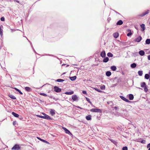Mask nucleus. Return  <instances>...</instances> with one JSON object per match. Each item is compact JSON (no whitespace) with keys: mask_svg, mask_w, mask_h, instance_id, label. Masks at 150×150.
Listing matches in <instances>:
<instances>
[{"mask_svg":"<svg viewBox=\"0 0 150 150\" xmlns=\"http://www.w3.org/2000/svg\"><path fill=\"white\" fill-rule=\"evenodd\" d=\"M38 116L42 118L45 119L47 120H52V119L49 115H46L45 116L38 115Z\"/></svg>","mask_w":150,"mask_h":150,"instance_id":"nucleus-1","label":"nucleus"},{"mask_svg":"<svg viewBox=\"0 0 150 150\" xmlns=\"http://www.w3.org/2000/svg\"><path fill=\"white\" fill-rule=\"evenodd\" d=\"M21 147L17 144H15L12 148V150H18L20 149Z\"/></svg>","mask_w":150,"mask_h":150,"instance_id":"nucleus-2","label":"nucleus"},{"mask_svg":"<svg viewBox=\"0 0 150 150\" xmlns=\"http://www.w3.org/2000/svg\"><path fill=\"white\" fill-rule=\"evenodd\" d=\"M90 111L92 112H101V110L98 108H92L90 110Z\"/></svg>","mask_w":150,"mask_h":150,"instance_id":"nucleus-3","label":"nucleus"},{"mask_svg":"<svg viewBox=\"0 0 150 150\" xmlns=\"http://www.w3.org/2000/svg\"><path fill=\"white\" fill-rule=\"evenodd\" d=\"M54 91L57 93L60 92L61 91V89L59 88L58 87L55 86L54 88Z\"/></svg>","mask_w":150,"mask_h":150,"instance_id":"nucleus-4","label":"nucleus"},{"mask_svg":"<svg viewBox=\"0 0 150 150\" xmlns=\"http://www.w3.org/2000/svg\"><path fill=\"white\" fill-rule=\"evenodd\" d=\"M62 129L65 131V132L67 134H71L70 132L68 129L64 127H62Z\"/></svg>","mask_w":150,"mask_h":150,"instance_id":"nucleus-5","label":"nucleus"},{"mask_svg":"<svg viewBox=\"0 0 150 150\" xmlns=\"http://www.w3.org/2000/svg\"><path fill=\"white\" fill-rule=\"evenodd\" d=\"M120 97L122 99V100H123L125 101L126 102L128 103H130L131 102V101L127 99H126V98H125V97H124L123 96H120Z\"/></svg>","mask_w":150,"mask_h":150,"instance_id":"nucleus-6","label":"nucleus"},{"mask_svg":"<svg viewBox=\"0 0 150 150\" xmlns=\"http://www.w3.org/2000/svg\"><path fill=\"white\" fill-rule=\"evenodd\" d=\"M142 38L141 36H139L138 38H136L134 41L136 42H139L142 40Z\"/></svg>","mask_w":150,"mask_h":150,"instance_id":"nucleus-7","label":"nucleus"},{"mask_svg":"<svg viewBox=\"0 0 150 150\" xmlns=\"http://www.w3.org/2000/svg\"><path fill=\"white\" fill-rule=\"evenodd\" d=\"M149 13V10H147L146 11L143 13L139 15L141 17H143Z\"/></svg>","mask_w":150,"mask_h":150,"instance_id":"nucleus-8","label":"nucleus"},{"mask_svg":"<svg viewBox=\"0 0 150 150\" xmlns=\"http://www.w3.org/2000/svg\"><path fill=\"white\" fill-rule=\"evenodd\" d=\"M78 97H77V96L75 95H73L72 96V99L74 101H76V100H78Z\"/></svg>","mask_w":150,"mask_h":150,"instance_id":"nucleus-9","label":"nucleus"},{"mask_svg":"<svg viewBox=\"0 0 150 150\" xmlns=\"http://www.w3.org/2000/svg\"><path fill=\"white\" fill-rule=\"evenodd\" d=\"M50 113L52 116H54L55 114V110L53 109H50Z\"/></svg>","mask_w":150,"mask_h":150,"instance_id":"nucleus-10","label":"nucleus"},{"mask_svg":"<svg viewBox=\"0 0 150 150\" xmlns=\"http://www.w3.org/2000/svg\"><path fill=\"white\" fill-rule=\"evenodd\" d=\"M3 28V26L2 25H1L0 26V35L1 36H2V35H3V29L2 28Z\"/></svg>","mask_w":150,"mask_h":150,"instance_id":"nucleus-11","label":"nucleus"},{"mask_svg":"<svg viewBox=\"0 0 150 150\" xmlns=\"http://www.w3.org/2000/svg\"><path fill=\"white\" fill-rule=\"evenodd\" d=\"M141 28L142 29H141V30L142 31H144L145 30V25L144 24H142L140 25Z\"/></svg>","mask_w":150,"mask_h":150,"instance_id":"nucleus-12","label":"nucleus"},{"mask_svg":"<svg viewBox=\"0 0 150 150\" xmlns=\"http://www.w3.org/2000/svg\"><path fill=\"white\" fill-rule=\"evenodd\" d=\"M100 55L102 57H104L105 56V52L104 51H102L100 54Z\"/></svg>","mask_w":150,"mask_h":150,"instance_id":"nucleus-13","label":"nucleus"},{"mask_svg":"<svg viewBox=\"0 0 150 150\" xmlns=\"http://www.w3.org/2000/svg\"><path fill=\"white\" fill-rule=\"evenodd\" d=\"M74 93V92L73 91H69V92H66L65 93V94L66 95H72Z\"/></svg>","mask_w":150,"mask_h":150,"instance_id":"nucleus-14","label":"nucleus"},{"mask_svg":"<svg viewBox=\"0 0 150 150\" xmlns=\"http://www.w3.org/2000/svg\"><path fill=\"white\" fill-rule=\"evenodd\" d=\"M129 100H132L134 98V96L132 94H129Z\"/></svg>","mask_w":150,"mask_h":150,"instance_id":"nucleus-15","label":"nucleus"},{"mask_svg":"<svg viewBox=\"0 0 150 150\" xmlns=\"http://www.w3.org/2000/svg\"><path fill=\"white\" fill-rule=\"evenodd\" d=\"M38 139H39L41 141H42L43 142H44L45 143L47 144H49V143L46 140H44V139H41L40 138H39V137H37Z\"/></svg>","mask_w":150,"mask_h":150,"instance_id":"nucleus-16","label":"nucleus"},{"mask_svg":"<svg viewBox=\"0 0 150 150\" xmlns=\"http://www.w3.org/2000/svg\"><path fill=\"white\" fill-rule=\"evenodd\" d=\"M139 53L140 55L143 56L144 55L145 52L143 50H140L139 52Z\"/></svg>","mask_w":150,"mask_h":150,"instance_id":"nucleus-17","label":"nucleus"},{"mask_svg":"<svg viewBox=\"0 0 150 150\" xmlns=\"http://www.w3.org/2000/svg\"><path fill=\"white\" fill-rule=\"evenodd\" d=\"M123 23L122 21L121 20H119L117 23L116 24L117 25H122Z\"/></svg>","mask_w":150,"mask_h":150,"instance_id":"nucleus-18","label":"nucleus"},{"mask_svg":"<svg viewBox=\"0 0 150 150\" xmlns=\"http://www.w3.org/2000/svg\"><path fill=\"white\" fill-rule=\"evenodd\" d=\"M11 114L13 115L15 117H19V115L18 114L14 112H12Z\"/></svg>","mask_w":150,"mask_h":150,"instance_id":"nucleus-19","label":"nucleus"},{"mask_svg":"<svg viewBox=\"0 0 150 150\" xmlns=\"http://www.w3.org/2000/svg\"><path fill=\"white\" fill-rule=\"evenodd\" d=\"M8 96L11 99H16V97L12 94L9 95Z\"/></svg>","mask_w":150,"mask_h":150,"instance_id":"nucleus-20","label":"nucleus"},{"mask_svg":"<svg viewBox=\"0 0 150 150\" xmlns=\"http://www.w3.org/2000/svg\"><path fill=\"white\" fill-rule=\"evenodd\" d=\"M69 78L71 81H74L76 79V76H74L72 77H70Z\"/></svg>","mask_w":150,"mask_h":150,"instance_id":"nucleus-21","label":"nucleus"},{"mask_svg":"<svg viewBox=\"0 0 150 150\" xmlns=\"http://www.w3.org/2000/svg\"><path fill=\"white\" fill-rule=\"evenodd\" d=\"M113 36L115 38H117L119 36V34L118 33H115L113 34Z\"/></svg>","mask_w":150,"mask_h":150,"instance_id":"nucleus-22","label":"nucleus"},{"mask_svg":"<svg viewBox=\"0 0 150 150\" xmlns=\"http://www.w3.org/2000/svg\"><path fill=\"white\" fill-rule=\"evenodd\" d=\"M137 66V64L135 63H133L131 64L130 65V67L132 68H134Z\"/></svg>","mask_w":150,"mask_h":150,"instance_id":"nucleus-23","label":"nucleus"},{"mask_svg":"<svg viewBox=\"0 0 150 150\" xmlns=\"http://www.w3.org/2000/svg\"><path fill=\"white\" fill-rule=\"evenodd\" d=\"M110 68L113 71H115L117 69L116 67L115 66H111Z\"/></svg>","mask_w":150,"mask_h":150,"instance_id":"nucleus-24","label":"nucleus"},{"mask_svg":"<svg viewBox=\"0 0 150 150\" xmlns=\"http://www.w3.org/2000/svg\"><path fill=\"white\" fill-rule=\"evenodd\" d=\"M127 31L128 32H129V33L127 34V35L128 36H129L132 35V33H131V30H130L128 29L127 30Z\"/></svg>","mask_w":150,"mask_h":150,"instance_id":"nucleus-25","label":"nucleus"},{"mask_svg":"<svg viewBox=\"0 0 150 150\" xmlns=\"http://www.w3.org/2000/svg\"><path fill=\"white\" fill-rule=\"evenodd\" d=\"M109 60V58L108 57H105V58L103 60V62H105V63H106Z\"/></svg>","mask_w":150,"mask_h":150,"instance_id":"nucleus-26","label":"nucleus"},{"mask_svg":"<svg viewBox=\"0 0 150 150\" xmlns=\"http://www.w3.org/2000/svg\"><path fill=\"white\" fill-rule=\"evenodd\" d=\"M111 74V72L110 71H107L106 73V75L108 76H110Z\"/></svg>","mask_w":150,"mask_h":150,"instance_id":"nucleus-27","label":"nucleus"},{"mask_svg":"<svg viewBox=\"0 0 150 150\" xmlns=\"http://www.w3.org/2000/svg\"><path fill=\"white\" fill-rule=\"evenodd\" d=\"M86 119L88 120H91V116L90 115H88L86 117Z\"/></svg>","mask_w":150,"mask_h":150,"instance_id":"nucleus-28","label":"nucleus"},{"mask_svg":"<svg viewBox=\"0 0 150 150\" xmlns=\"http://www.w3.org/2000/svg\"><path fill=\"white\" fill-rule=\"evenodd\" d=\"M146 43L147 44H150V39H147L145 41Z\"/></svg>","mask_w":150,"mask_h":150,"instance_id":"nucleus-29","label":"nucleus"},{"mask_svg":"<svg viewBox=\"0 0 150 150\" xmlns=\"http://www.w3.org/2000/svg\"><path fill=\"white\" fill-rule=\"evenodd\" d=\"M25 89L27 91H31V88L28 87H26Z\"/></svg>","mask_w":150,"mask_h":150,"instance_id":"nucleus-30","label":"nucleus"},{"mask_svg":"<svg viewBox=\"0 0 150 150\" xmlns=\"http://www.w3.org/2000/svg\"><path fill=\"white\" fill-rule=\"evenodd\" d=\"M149 74H145V78L147 79H149Z\"/></svg>","mask_w":150,"mask_h":150,"instance_id":"nucleus-31","label":"nucleus"},{"mask_svg":"<svg viewBox=\"0 0 150 150\" xmlns=\"http://www.w3.org/2000/svg\"><path fill=\"white\" fill-rule=\"evenodd\" d=\"M14 89L15 90H16V91H17L18 92L20 93V94H23V93L19 90L18 89V88H14Z\"/></svg>","mask_w":150,"mask_h":150,"instance_id":"nucleus-32","label":"nucleus"},{"mask_svg":"<svg viewBox=\"0 0 150 150\" xmlns=\"http://www.w3.org/2000/svg\"><path fill=\"white\" fill-rule=\"evenodd\" d=\"M141 85L142 87H145V86H146V83L144 82L142 83L141 84Z\"/></svg>","mask_w":150,"mask_h":150,"instance_id":"nucleus-33","label":"nucleus"},{"mask_svg":"<svg viewBox=\"0 0 150 150\" xmlns=\"http://www.w3.org/2000/svg\"><path fill=\"white\" fill-rule=\"evenodd\" d=\"M107 55L108 57H112L113 56L112 54L110 52H108L107 54Z\"/></svg>","mask_w":150,"mask_h":150,"instance_id":"nucleus-34","label":"nucleus"},{"mask_svg":"<svg viewBox=\"0 0 150 150\" xmlns=\"http://www.w3.org/2000/svg\"><path fill=\"white\" fill-rule=\"evenodd\" d=\"M138 75L140 76H142L143 74V71H138Z\"/></svg>","mask_w":150,"mask_h":150,"instance_id":"nucleus-35","label":"nucleus"},{"mask_svg":"<svg viewBox=\"0 0 150 150\" xmlns=\"http://www.w3.org/2000/svg\"><path fill=\"white\" fill-rule=\"evenodd\" d=\"M64 81V80L61 79H58L57 80V81L58 82H63Z\"/></svg>","mask_w":150,"mask_h":150,"instance_id":"nucleus-36","label":"nucleus"},{"mask_svg":"<svg viewBox=\"0 0 150 150\" xmlns=\"http://www.w3.org/2000/svg\"><path fill=\"white\" fill-rule=\"evenodd\" d=\"M100 88L102 90H105V85H103L100 86Z\"/></svg>","mask_w":150,"mask_h":150,"instance_id":"nucleus-37","label":"nucleus"},{"mask_svg":"<svg viewBox=\"0 0 150 150\" xmlns=\"http://www.w3.org/2000/svg\"><path fill=\"white\" fill-rule=\"evenodd\" d=\"M144 89V91L146 92L148 91V89L147 86H145Z\"/></svg>","mask_w":150,"mask_h":150,"instance_id":"nucleus-38","label":"nucleus"},{"mask_svg":"<svg viewBox=\"0 0 150 150\" xmlns=\"http://www.w3.org/2000/svg\"><path fill=\"white\" fill-rule=\"evenodd\" d=\"M26 38L28 40V41H29V42H30V45H31V47H32V48H33V50L35 52V53H36V52H35V50H34V49L33 47V45H32V43H31V42H30V41L28 40V38Z\"/></svg>","mask_w":150,"mask_h":150,"instance_id":"nucleus-39","label":"nucleus"},{"mask_svg":"<svg viewBox=\"0 0 150 150\" xmlns=\"http://www.w3.org/2000/svg\"><path fill=\"white\" fill-rule=\"evenodd\" d=\"M86 100L90 103V104L92 105V103L90 101L89 99L87 98H86Z\"/></svg>","mask_w":150,"mask_h":150,"instance_id":"nucleus-40","label":"nucleus"},{"mask_svg":"<svg viewBox=\"0 0 150 150\" xmlns=\"http://www.w3.org/2000/svg\"><path fill=\"white\" fill-rule=\"evenodd\" d=\"M41 95H42L45 96H47V95L44 93H41L40 94Z\"/></svg>","mask_w":150,"mask_h":150,"instance_id":"nucleus-41","label":"nucleus"},{"mask_svg":"<svg viewBox=\"0 0 150 150\" xmlns=\"http://www.w3.org/2000/svg\"><path fill=\"white\" fill-rule=\"evenodd\" d=\"M122 150H128L127 147V146L123 147L122 148Z\"/></svg>","mask_w":150,"mask_h":150,"instance_id":"nucleus-42","label":"nucleus"},{"mask_svg":"<svg viewBox=\"0 0 150 150\" xmlns=\"http://www.w3.org/2000/svg\"><path fill=\"white\" fill-rule=\"evenodd\" d=\"M1 20L2 21H4L5 20V18L4 17H2L1 18Z\"/></svg>","mask_w":150,"mask_h":150,"instance_id":"nucleus-43","label":"nucleus"},{"mask_svg":"<svg viewBox=\"0 0 150 150\" xmlns=\"http://www.w3.org/2000/svg\"><path fill=\"white\" fill-rule=\"evenodd\" d=\"M95 90H96V91H98L99 92H102V91L97 89V88H95Z\"/></svg>","mask_w":150,"mask_h":150,"instance_id":"nucleus-44","label":"nucleus"},{"mask_svg":"<svg viewBox=\"0 0 150 150\" xmlns=\"http://www.w3.org/2000/svg\"><path fill=\"white\" fill-rule=\"evenodd\" d=\"M141 142L143 144H145V140H141Z\"/></svg>","mask_w":150,"mask_h":150,"instance_id":"nucleus-45","label":"nucleus"},{"mask_svg":"<svg viewBox=\"0 0 150 150\" xmlns=\"http://www.w3.org/2000/svg\"><path fill=\"white\" fill-rule=\"evenodd\" d=\"M110 141L112 142H113L114 144H115V143H116V142H115V141L112 140V139H111Z\"/></svg>","mask_w":150,"mask_h":150,"instance_id":"nucleus-46","label":"nucleus"},{"mask_svg":"<svg viewBox=\"0 0 150 150\" xmlns=\"http://www.w3.org/2000/svg\"><path fill=\"white\" fill-rule=\"evenodd\" d=\"M82 93L84 94H86L87 93L85 91H82Z\"/></svg>","mask_w":150,"mask_h":150,"instance_id":"nucleus-47","label":"nucleus"},{"mask_svg":"<svg viewBox=\"0 0 150 150\" xmlns=\"http://www.w3.org/2000/svg\"><path fill=\"white\" fill-rule=\"evenodd\" d=\"M19 117V119L20 120H22L23 119V117L21 116H19V117Z\"/></svg>","mask_w":150,"mask_h":150,"instance_id":"nucleus-48","label":"nucleus"},{"mask_svg":"<svg viewBox=\"0 0 150 150\" xmlns=\"http://www.w3.org/2000/svg\"><path fill=\"white\" fill-rule=\"evenodd\" d=\"M148 59L149 60H150V55H149L148 56Z\"/></svg>","mask_w":150,"mask_h":150,"instance_id":"nucleus-49","label":"nucleus"},{"mask_svg":"<svg viewBox=\"0 0 150 150\" xmlns=\"http://www.w3.org/2000/svg\"><path fill=\"white\" fill-rule=\"evenodd\" d=\"M16 121H14V122H13V125H15L16 124Z\"/></svg>","mask_w":150,"mask_h":150,"instance_id":"nucleus-50","label":"nucleus"},{"mask_svg":"<svg viewBox=\"0 0 150 150\" xmlns=\"http://www.w3.org/2000/svg\"><path fill=\"white\" fill-rule=\"evenodd\" d=\"M147 148H149L150 147V143H149L147 145Z\"/></svg>","mask_w":150,"mask_h":150,"instance_id":"nucleus-51","label":"nucleus"},{"mask_svg":"<svg viewBox=\"0 0 150 150\" xmlns=\"http://www.w3.org/2000/svg\"><path fill=\"white\" fill-rule=\"evenodd\" d=\"M76 107H77V108H80V109H82V108H81V107H79V106H77Z\"/></svg>","mask_w":150,"mask_h":150,"instance_id":"nucleus-52","label":"nucleus"},{"mask_svg":"<svg viewBox=\"0 0 150 150\" xmlns=\"http://www.w3.org/2000/svg\"><path fill=\"white\" fill-rule=\"evenodd\" d=\"M114 108H115V109L117 110V109L118 108H117V107L115 106V107H114Z\"/></svg>","mask_w":150,"mask_h":150,"instance_id":"nucleus-53","label":"nucleus"},{"mask_svg":"<svg viewBox=\"0 0 150 150\" xmlns=\"http://www.w3.org/2000/svg\"><path fill=\"white\" fill-rule=\"evenodd\" d=\"M42 114L44 115V116H45V115H46L44 113H43Z\"/></svg>","mask_w":150,"mask_h":150,"instance_id":"nucleus-54","label":"nucleus"},{"mask_svg":"<svg viewBox=\"0 0 150 150\" xmlns=\"http://www.w3.org/2000/svg\"><path fill=\"white\" fill-rule=\"evenodd\" d=\"M48 96L50 98H52V97L51 96Z\"/></svg>","mask_w":150,"mask_h":150,"instance_id":"nucleus-55","label":"nucleus"},{"mask_svg":"<svg viewBox=\"0 0 150 150\" xmlns=\"http://www.w3.org/2000/svg\"><path fill=\"white\" fill-rule=\"evenodd\" d=\"M16 2H17L18 3H19V1H18V0H16Z\"/></svg>","mask_w":150,"mask_h":150,"instance_id":"nucleus-56","label":"nucleus"},{"mask_svg":"<svg viewBox=\"0 0 150 150\" xmlns=\"http://www.w3.org/2000/svg\"><path fill=\"white\" fill-rule=\"evenodd\" d=\"M53 99L55 100H57V99H56L55 98H53Z\"/></svg>","mask_w":150,"mask_h":150,"instance_id":"nucleus-57","label":"nucleus"},{"mask_svg":"<svg viewBox=\"0 0 150 150\" xmlns=\"http://www.w3.org/2000/svg\"><path fill=\"white\" fill-rule=\"evenodd\" d=\"M148 150H150V147L149 149Z\"/></svg>","mask_w":150,"mask_h":150,"instance_id":"nucleus-58","label":"nucleus"},{"mask_svg":"<svg viewBox=\"0 0 150 150\" xmlns=\"http://www.w3.org/2000/svg\"><path fill=\"white\" fill-rule=\"evenodd\" d=\"M69 66V65H67V67H68Z\"/></svg>","mask_w":150,"mask_h":150,"instance_id":"nucleus-59","label":"nucleus"},{"mask_svg":"<svg viewBox=\"0 0 150 150\" xmlns=\"http://www.w3.org/2000/svg\"><path fill=\"white\" fill-rule=\"evenodd\" d=\"M108 19H109V20H110V18H109L108 19Z\"/></svg>","mask_w":150,"mask_h":150,"instance_id":"nucleus-60","label":"nucleus"},{"mask_svg":"<svg viewBox=\"0 0 150 150\" xmlns=\"http://www.w3.org/2000/svg\"><path fill=\"white\" fill-rule=\"evenodd\" d=\"M135 28L136 29H137V28H136V27H135Z\"/></svg>","mask_w":150,"mask_h":150,"instance_id":"nucleus-61","label":"nucleus"}]
</instances>
